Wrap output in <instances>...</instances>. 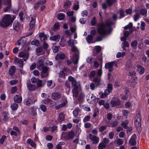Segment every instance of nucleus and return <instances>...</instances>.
Listing matches in <instances>:
<instances>
[{"label": "nucleus", "mask_w": 149, "mask_h": 149, "mask_svg": "<svg viewBox=\"0 0 149 149\" xmlns=\"http://www.w3.org/2000/svg\"><path fill=\"white\" fill-rule=\"evenodd\" d=\"M113 23L111 20L108 19L104 22H102L97 24V33L100 36L97 37V41H100L105 35L110 34L111 33L113 30L112 27Z\"/></svg>", "instance_id": "nucleus-1"}, {"label": "nucleus", "mask_w": 149, "mask_h": 149, "mask_svg": "<svg viewBox=\"0 0 149 149\" xmlns=\"http://www.w3.org/2000/svg\"><path fill=\"white\" fill-rule=\"evenodd\" d=\"M15 16L10 15H5L0 20V26L3 28H6L12 24Z\"/></svg>", "instance_id": "nucleus-2"}, {"label": "nucleus", "mask_w": 149, "mask_h": 149, "mask_svg": "<svg viewBox=\"0 0 149 149\" xmlns=\"http://www.w3.org/2000/svg\"><path fill=\"white\" fill-rule=\"evenodd\" d=\"M134 124L138 132H140L142 128L141 126V117L140 114L138 113L136 114L135 118Z\"/></svg>", "instance_id": "nucleus-3"}, {"label": "nucleus", "mask_w": 149, "mask_h": 149, "mask_svg": "<svg viewBox=\"0 0 149 149\" xmlns=\"http://www.w3.org/2000/svg\"><path fill=\"white\" fill-rule=\"evenodd\" d=\"M71 51L74 52V55L72 57V60L74 65H77L78 63L79 59V50L75 46L72 47Z\"/></svg>", "instance_id": "nucleus-4"}, {"label": "nucleus", "mask_w": 149, "mask_h": 149, "mask_svg": "<svg viewBox=\"0 0 149 149\" xmlns=\"http://www.w3.org/2000/svg\"><path fill=\"white\" fill-rule=\"evenodd\" d=\"M113 89L112 84H109L107 85V89H105L104 93H102L101 95V98H104L106 97L111 92Z\"/></svg>", "instance_id": "nucleus-5"}, {"label": "nucleus", "mask_w": 149, "mask_h": 149, "mask_svg": "<svg viewBox=\"0 0 149 149\" xmlns=\"http://www.w3.org/2000/svg\"><path fill=\"white\" fill-rule=\"evenodd\" d=\"M74 135V133L73 131H70L68 133L65 132L62 134L63 137L67 140L72 139Z\"/></svg>", "instance_id": "nucleus-6"}, {"label": "nucleus", "mask_w": 149, "mask_h": 149, "mask_svg": "<svg viewBox=\"0 0 149 149\" xmlns=\"http://www.w3.org/2000/svg\"><path fill=\"white\" fill-rule=\"evenodd\" d=\"M39 70H42L40 72L41 77L42 78H44L48 76L49 74V68L46 66H44L42 68Z\"/></svg>", "instance_id": "nucleus-7"}, {"label": "nucleus", "mask_w": 149, "mask_h": 149, "mask_svg": "<svg viewBox=\"0 0 149 149\" xmlns=\"http://www.w3.org/2000/svg\"><path fill=\"white\" fill-rule=\"evenodd\" d=\"M26 86L28 89L30 91H33L37 89L36 86L31 84L30 80L27 81Z\"/></svg>", "instance_id": "nucleus-8"}, {"label": "nucleus", "mask_w": 149, "mask_h": 149, "mask_svg": "<svg viewBox=\"0 0 149 149\" xmlns=\"http://www.w3.org/2000/svg\"><path fill=\"white\" fill-rule=\"evenodd\" d=\"M5 3V4L7 6L3 8V11L4 12L7 11H9L11 7V0H4Z\"/></svg>", "instance_id": "nucleus-9"}, {"label": "nucleus", "mask_w": 149, "mask_h": 149, "mask_svg": "<svg viewBox=\"0 0 149 149\" xmlns=\"http://www.w3.org/2000/svg\"><path fill=\"white\" fill-rule=\"evenodd\" d=\"M115 64V61H112L111 62L107 63L105 64V68L106 69H108V71L111 72L113 70V66Z\"/></svg>", "instance_id": "nucleus-10"}, {"label": "nucleus", "mask_w": 149, "mask_h": 149, "mask_svg": "<svg viewBox=\"0 0 149 149\" xmlns=\"http://www.w3.org/2000/svg\"><path fill=\"white\" fill-rule=\"evenodd\" d=\"M44 58L43 57H40L38 60V62L37 63V67L38 69H40L42 67H44Z\"/></svg>", "instance_id": "nucleus-11"}, {"label": "nucleus", "mask_w": 149, "mask_h": 149, "mask_svg": "<svg viewBox=\"0 0 149 149\" xmlns=\"http://www.w3.org/2000/svg\"><path fill=\"white\" fill-rule=\"evenodd\" d=\"M136 134H133L129 141V144L131 146H134L136 145Z\"/></svg>", "instance_id": "nucleus-12"}, {"label": "nucleus", "mask_w": 149, "mask_h": 149, "mask_svg": "<svg viewBox=\"0 0 149 149\" xmlns=\"http://www.w3.org/2000/svg\"><path fill=\"white\" fill-rule=\"evenodd\" d=\"M89 136L90 140L93 141L92 143L93 144H97L98 142L99 138L98 137L93 136L91 134H89Z\"/></svg>", "instance_id": "nucleus-13"}, {"label": "nucleus", "mask_w": 149, "mask_h": 149, "mask_svg": "<svg viewBox=\"0 0 149 149\" xmlns=\"http://www.w3.org/2000/svg\"><path fill=\"white\" fill-rule=\"evenodd\" d=\"M101 50V47L99 46L95 47L93 51V55L94 56H96Z\"/></svg>", "instance_id": "nucleus-14"}, {"label": "nucleus", "mask_w": 149, "mask_h": 149, "mask_svg": "<svg viewBox=\"0 0 149 149\" xmlns=\"http://www.w3.org/2000/svg\"><path fill=\"white\" fill-rule=\"evenodd\" d=\"M61 96V94L58 93L56 92L53 93L52 94L51 96L53 100H56L60 98Z\"/></svg>", "instance_id": "nucleus-15"}, {"label": "nucleus", "mask_w": 149, "mask_h": 149, "mask_svg": "<svg viewBox=\"0 0 149 149\" xmlns=\"http://www.w3.org/2000/svg\"><path fill=\"white\" fill-rule=\"evenodd\" d=\"M46 83V80H44L42 82V80L38 79L36 82L37 89L38 88H41Z\"/></svg>", "instance_id": "nucleus-16"}, {"label": "nucleus", "mask_w": 149, "mask_h": 149, "mask_svg": "<svg viewBox=\"0 0 149 149\" xmlns=\"http://www.w3.org/2000/svg\"><path fill=\"white\" fill-rule=\"evenodd\" d=\"M110 105L113 107L120 104V100H111L110 102Z\"/></svg>", "instance_id": "nucleus-17"}, {"label": "nucleus", "mask_w": 149, "mask_h": 149, "mask_svg": "<svg viewBox=\"0 0 149 149\" xmlns=\"http://www.w3.org/2000/svg\"><path fill=\"white\" fill-rule=\"evenodd\" d=\"M16 71V68L14 66H12L9 69L8 73L9 75L11 76H13Z\"/></svg>", "instance_id": "nucleus-18"}, {"label": "nucleus", "mask_w": 149, "mask_h": 149, "mask_svg": "<svg viewBox=\"0 0 149 149\" xmlns=\"http://www.w3.org/2000/svg\"><path fill=\"white\" fill-rule=\"evenodd\" d=\"M65 57V55L63 53H58L55 57V59L57 60L59 59H64Z\"/></svg>", "instance_id": "nucleus-19"}, {"label": "nucleus", "mask_w": 149, "mask_h": 149, "mask_svg": "<svg viewBox=\"0 0 149 149\" xmlns=\"http://www.w3.org/2000/svg\"><path fill=\"white\" fill-rule=\"evenodd\" d=\"M60 36L59 35H56L54 36H50L49 39L52 41H58L60 39Z\"/></svg>", "instance_id": "nucleus-20"}, {"label": "nucleus", "mask_w": 149, "mask_h": 149, "mask_svg": "<svg viewBox=\"0 0 149 149\" xmlns=\"http://www.w3.org/2000/svg\"><path fill=\"white\" fill-rule=\"evenodd\" d=\"M93 81L94 82L96 87H97L100 84L101 79L100 77H95L94 78Z\"/></svg>", "instance_id": "nucleus-21"}, {"label": "nucleus", "mask_w": 149, "mask_h": 149, "mask_svg": "<svg viewBox=\"0 0 149 149\" xmlns=\"http://www.w3.org/2000/svg\"><path fill=\"white\" fill-rule=\"evenodd\" d=\"M13 28L14 30L18 31L20 29L19 24L17 21H15L13 24Z\"/></svg>", "instance_id": "nucleus-22"}, {"label": "nucleus", "mask_w": 149, "mask_h": 149, "mask_svg": "<svg viewBox=\"0 0 149 149\" xmlns=\"http://www.w3.org/2000/svg\"><path fill=\"white\" fill-rule=\"evenodd\" d=\"M71 3L70 1L67 0L64 2L63 7L67 9L71 6Z\"/></svg>", "instance_id": "nucleus-23"}, {"label": "nucleus", "mask_w": 149, "mask_h": 149, "mask_svg": "<svg viewBox=\"0 0 149 149\" xmlns=\"http://www.w3.org/2000/svg\"><path fill=\"white\" fill-rule=\"evenodd\" d=\"M22 97L18 95H16L14 97V100L15 102L20 103L22 101Z\"/></svg>", "instance_id": "nucleus-24"}, {"label": "nucleus", "mask_w": 149, "mask_h": 149, "mask_svg": "<svg viewBox=\"0 0 149 149\" xmlns=\"http://www.w3.org/2000/svg\"><path fill=\"white\" fill-rule=\"evenodd\" d=\"M39 37L40 40L42 41H44V42H45V40H47L46 36L44 33H40L39 34Z\"/></svg>", "instance_id": "nucleus-25"}, {"label": "nucleus", "mask_w": 149, "mask_h": 149, "mask_svg": "<svg viewBox=\"0 0 149 149\" xmlns=\"http://www.w3.org/2000/svg\"><path fill=\"white\" fill-rule=\"evenodd\" d=\"M26 59L24 58H22L20 60H18L17 62V63L18 64L19 67L22 68L23 66V62L24 61H25Z\"/></svg>", "instance_id": "nucleus-26"}, {"label": "nucleus", "mask_w": 149, "mask_h": 149, "mask_svg": "<svg viewBox=\"0 0 149 149\" xmlns=\"http://www.w3.org/2000/svg\"><path fill=\"white\" fill-rule=\"evenodd\" d=\"M129 46V44L127 41L123 42L121 43V47L123 50H126L125 47H128Z\"/></svg>", "instance_id": "nucleus-27"}, {"label": "nucleus", "mask_w": 149, "mask_h": 149, "mask_svg": "<svg viewBox=\"0 0 149 149\" xmlns=\"http://www.w3.org/2000/svg\"><path fill=\"white\" fill-rule=\"evenodd\" d=\"M85 97V95L84 94L81 92L78 96V100L80 102H82L83 101L84 98Z\"/></svg>", "instance_id": "nucleus-28"}, {"label": "nucleus", "mask_w": 149, "mask_h": 149, "mask_svg": "<svg viewBox=\"0 0 149 149\" xmlns=\"http://www.w3.org/2000/svg\"><path fill=\"white\" fill-rule=\"evenodd\" d=\"M32 20L31 21L30 23V28L29 29V30L30 29L31 30L32 29L33 27L35 25V21L36 19H33L32 17Z\"/></svg>", "instance_id": "nucleus-29"}, {"label": "nucleus", "mask_w": 149, "mask_h": 149, "mask_svg": "<svg viewBox=\"0 0 149 149\" xmlns=\"http://www.w3.org/2000/svg\"><path fill=\"white\" fill-rule=\"evenodd\" d=\"M93 38V36L92 35H89L86 37V39L88 43L90 44L93 43L92 41Z\"/></svg>", "instance_id": "nucleus-30"}, {"label": "nucleus", "mask_w": 149, "mask_h": 149, "mask_svg": "<svg viewBox=\"0 0 149 149\" xmlns=\"http://www.w3.org/2000/svg\"><path fill=\"white\" fill-rule=\"evenodd\" d=\"M24 103L27 105L29 106L32 103V100L29 98H27L24 99Z\"/></svg>", "instance_id": "nucleus-31"}, {"label": "nucleus", "mask_w": 149, "mask_h": 149, "mask_svg": "<svg viewBox=\"0 0 149 149\" xmlns=\"http://www.w3.org/2000/svg\"><path fill=\"white\" fill-rule=\"evenodd\" d=\"M64 118V114L62 113H61L59 114V117L57 119V120L59 122H61L63 120Z\"/></svg>", "instance_id": "nucleus-32"}, {"label": "nucleus", "mask_w": 149, "mask_h": 149, "mask_svg": "<svg viewBox=\"0 0 149 149\" xmlns=\"http://www.w3.org/2000/svg\"><path fill=\"white\" fill-rule=\"evenodd\" d=\"M137 43L138 42L136 40H134L131 42V46L134 50H135L136 49Z\"/></svg>", "instance_id": "nucleus-33"}, {"label": "nucleus", "mask_w": 149, "mask_h": 149, "mask_svg": "<svg viewBox=\"0 0 149 149\" xmlns=\"http://www.w3.org/2000/svg\"><path fill=\"white\" fill-rule=\"evenodd\" d=\"M124 90L125 91V96L123 97V99L124 100H125L127 98L128 96L129 95L130 93L129 89L127 88H125Z\"/></svg>", "instance_id": "nucleus-34"}, {"label": "nucleus", "mask_w": 149, "mask_h": 149, "mask_svg": "<svg viewBox=\"0 0 149 149\" xmlns=\"http://www.w3.org/2000/svg\"><path fill=\"white\" fill-rule=\"evenodd\" d=\"M107 5L111 6L116 2V0H106Z\"/></svg>", "instance_id": "nucleus-35"}, {"label": "nucleus", "mask_w": 149, "mask_h": 149, "mask_svg": "<svg viewBox=\"0 0 149 149\" xmlns=\"http://www.w3.org/2000/svg\"><path fill=\"white\" fill-rule=\"evenodd\" d=\"M78 89H73L72 90L73 96L75 97H77L78 95L79 92Z\"/></svg>", "instance_id": "nucleus-36"}, {"label": "nucleus", "mask_w": 149, "mask_h": 149, "mask_svg": "<svg viewBox=\"0 0 149 149\" xmlns=\"http://www.w3.org/2000/svg\"><path fill=\"white\" fill-rule=\"evenodd\" d=\"M73 86V89H78L80 86V85L78 84L76 80L72 83Z\"/></svg>", "instance_id": "nucleus-37"}, {"label": "nucleus", "mask_w": 149, "mask_h": 149, "mask_svg": "<svg viewBox=\"0 0 149 149\" xmlns=\"http://www.w3.org/2000/svg\"><path fill=\"white\" fill-rule=\"evenodd\" d=\"M65 17V15L62 13H59L57 15V19L59 20H63Z\"/></svg>", "instance_id": "nucleus-38"}, {"label": "nucleus", "mask_w": 149, "mask_h": 149, "mask_svg": "<svg viewBox=\"0 0 149 149\" xmlns=\"http://www.w3.org/2000/svg\"><path fill=\"white\" fill-rule=\"evenodd\" d=\"M10 107L14 111L16 110L18 107V104L15 103L12 104Z\"/></svg>", "instance_id": "nucleus-39"}, {"label": "nucleus", "mask_w": 149, "mask_h": 149, "mask_svg": "<svg viewBox=\"0 0 149 149\" xmlns=\"http://www.w3.org/2000/svg\"><path fill=\"white\" fill-rule=\"evenodd\" d=\"M19 56L20 57H26V58L25 59H27L29 57V55L25 54L23 52H21L19 53Z\"/></svg>", "instance_id": "nucleus-40"}, {"label": "nucleus", "mask_w": 149, "mask_h": 149, "mask_svg": "<svg viewBox=\"0 0 149 149\" xmlns=\"http://www.w3.org/2000/svg\"><path fill=\"white\" fill-rule=\"evenodd\" d=\"M31 43L32 45H35L37 46H39V41L36 39L33 40Z\"/></svg>", "instance_id": "nucleus-41"}, {"label": "nucleus", "mask_w": 149, "mask_h": 149, "mask_svg": "<svg viewBox=\"0 0 149 149\" xmlns=\"http://www.w3.org/2000/svg\"><path fill=\"white\" fill-rule=\"evenodd\" d=\"M138 70L139 71V74H142L144 72V68L141 66H139L138 68Z\"/></svg>", "instance_id": "nucleus-42"}, {"label": "nucleus", "mask_w": 149, "mask_h": 149, "mask_svg": "<svg viewBox=\"0 0 149 149\" xmlns=\"http://www.w3.org/2000/svg\"><path fill=\"white\" fill-rule=\"evenodd\" d=\"M106 147V144L104 143H100L98 146V149H103Z\"/></svg>", "instance_id": "nucleus-43"}, {"label": "nucleus", "mask_w": 149, "mask_h": 149, "mask_svg": "<svg viewBox=\"0 0 149 149\" xmlns=\"http://www.w3.org/2000/svg\"><path fill=\"white\" fill-rule=\"evenodd\" d=\"M119 14L120 15V17L119 18L120 19L124 16L125 12L122 9H119Z\"/></svg>", "instance_id": "nucleus-44"}, {"label": "nucleus", "mask_w": 149, "mask_h": 149, "mask_svg": "<svg viewBox=\"0 0 149 149\" xmlns=\"http://www.w3.org/2000/svg\"><path fill=\"white\" fill-rule=\"evenodd\" d=\"M51 102V100L48 98H47L42 100V103L46 104H48Z\"/></svg>", "instance_id": "nucleus-45"}, {"label": "nucleus", "mask_w": 149, "mask_h": 149, "mask_svg": "<svg viewBox=\"0 0 149 149\" xmlns=\"http://www.w3.org/2000/svg\"><path fill=\"white\" fill-rule=\"evenodd\" d=\"M125 54V52H123L122 53L120 52H118L116 54V57L117 58H119L121 57H123Z\"/></svg>", "instance_id": "nucleus-46"}, {"label": "nucleus", "mask_w": 149, "mask_h": 149, "mask_svg": "<svg viewBox=\"0 0 149 149\" xmlns=\"http://www.w3.org/2000/svg\"><path fill=\"white\" fill-rule=\"evenodd\" d=\"M43 50V48L41 46H39L36 49V52L37 53H41Z\"/></svg>", "instance_id": "nucleus-47"}, {"label": "nucleus", "mask_w": 149, "mask_h": 149, "mask_svg": "<svg viewBox=\"0 0 149 149\" xmlns=\"http://www.w3.org/2000/svg\"><path fill=\"white\" fill-rule=\"evenodd\" d=\"M140 13L141 15H146L147 11L145 9H142L140 10Z\"/></svg>", "instance_id": "nucleus-48"}, {"label": "nucleus", "mask_w": 149, "mask_h": 149, "mask_svg": "<svg viewBox=\"0 0 149 149\" xmlns=\"http://www.w3.org/2000/svg\"><path fill=\"white\" fill-rule=\"evenodd\" d=\"M40 108L41 110L44 112L46 111L47 108L46 106L44 104H41L40 106Z\"/></svg>", "instance_id": "nucleus-49"}, {"label": "nucleus", "mask_w": 149, "mask_h": 149, "mask_svg": "<svg viewBox=\"0 0 149 149\" xmlns=\"http://www.w3.org/2000/svg\"><path fill=\"white\" fill-rule=\"evenodd\" d=\"M68 79L72 83L76 81L73 77L71 76L68 77Z\"/></svg>", "instance_id": "nucleus-50"}, {"label": "nucleus", "mask_w": 149, "mask_h": 149, "mask_svg": "<svg viewBox=\"0 0 149 149\" xmlns=\"http://www.w3.org/2000/svg\"><path fill=\"white\" fill-rule=\"evenodd\" d=\"M132 27V24L131 22L129 23V24L127 26L124 27V29L125 30L127 29L128 28L131 29Z\"/></svg>", "instance_id": "nucleus-51"}, {"label": "nucleus", "mask_w": 149, "mask_h": 149, "mask_svg": "<svg viewBox=\"0 0 149 149\" xmlns=\"http://www.w3.org/2000/svg\"><path fill=\"white\" fill-rule=\"evenodd\" d=\"M91 117L89 116H86L84 118L83 121L84 122H86L87 121H88L90 120Z\"/></svg>", "instance_id": "nucleus-52"}, {"label": "nucleus", "mask_w": 149, "mask_h": 149, "mask_svg": "<svg viewBox=\"0 0 149 149\" xmlns=\"http://www.w3.org/2000/svg\"><path fill=\"white\" fill-rule=\"evenodd\" d=\"M95 19V17H94L93 18V19L91 21V24L92 25L94 26L95 25V24L96 23Z\"/></svg>", "instance_id": "nucleus-53"}, {"label": "nucleus", "mask_w": 149, "mask_h": 149, "mask_svg": "<svg viewBox=\"0 0 149 149\" xmlns=\"http://www.w3.org/2000/svg\"><path fill=\"white\" fill-rule=\"evenodd\" d=\"M6 137L5 136H3L0 139V143L1 144H3L5 141V139L6 138Z\"/></svg>", "instance_id": "nucleus-54"}, {"label": "nucleus", "mask_w": 149, "mask_h": 149, "mask_svg": "<svg viewBox=\"0 0 149 149\" xmlns=\"http://www.w3.org/2000/svg\"><path fill=\"white\" fill-rule=\"evenodd\" d=\"M145 23L143 22H141L140 28L141 30L143 31L145 29Z\"/></svg>", "instance_id": "nucleus-55"}, {"label": "nucleus", "mask_w": 149, "mask_h": 149, "mask_svg": "<svg viewBox=\"0 0 149 149\" xmlns=\"http://www.w3.org/2000/svg\"><path fill=\"white\" fill-rule=\"evenodd\" d=\"M107 126H102L99 128V130L100 132H102L105 130Z\"/></svg>", "instance_id": "nucleus-56"}, {"label": "nucleus", "mask_w": 149, "mask_h": 149, "mask_svg": "<svg viewBox=\"0 0 149 149\" xmlns=\"http://www.w3.org/2000/svg\"><path fill=\"white\" fill-rule=\"evenodd\" d=\"M65 85L66 87L69 89V90L70 89V83L68 81H65Z\"/></svg>", "instance_id": "nucleus-57"}, {"label": "nucleus", "mask_w": 149, "mask_h": 149, "mask_svg": "<svg viewBox=\"0 0 149 149\" xmlns=\"http://www.w3.org/2000/svg\"><path fill=\"white\" fill-rule=\"evenodd\" d=\"M111 124L112 127H115L118 125V123L116 121H114L112 122Z\"/></svg>", "instance_id": "nucleus-58"}, {"label": "nucleus", "mask_w": 149, "mask_h": 149, "mask_svg": "<svg viewBox=\"0 0 149 149\" xmlns=\"http://www.w3.org/2000/svg\"><path fill=\"white\" fill-rule=\"evenodd\" d=\"M23 14L22 12L21 11L19 13V19L21 21L23 20L24 19L23 17Z\"/></svg>", "instance_id": "nucleus-59"}, {"label": "nucleus", "mask_w": 149, "mask_h": 149, "mask_svg": "<svg viewBox=\"0 0 149 149\" xmlns=\"http://www.w3.org/2000/svg\"><path fill=\"white\" fill-rule=\"evenodd\" d=\"M65 74L64 73L63 71H60L59 74V77H63L65 78Z\"/></svg>", "instance_id": "nucleus-60"}, {"label": "nucleus", "mask_w": 149, "mask_h": 149, "mask_svg": "<svg viewBox=\"0 0 149 149\" xmlns=\"http://www.w3.org/2000/svg\"><path fill=\"white\" fill-rule=\"evenodd\" d=\"M95 74V71L93 70L91 71L89 74V77H94Z\"/></svg>", "instance_id": "nucleus-61"}, {"label": "nucleus", "mask_w": 149, "mask_h": 149, "mask_svg": "<svg viewBox=\"0 0 149 149\" xmlns=\"http://www.w3.org/2000/svg\"><path fill=\"white\" fill-rule=\"evenodd\" d=\"M17 88L16 87H14L12 88L11 89V93L12 94H13L17 91Z\"/></svg>", "instance_id": "nucleus-62"}, {"label": "nucleus", "mask_w": 149, "mask_h": 149, "mask_svg": "<svg viewBox=\"0 0 149 149\" xmlns=\"http://www.w3.org/2000/svg\"><path fill=\"white\" fill-rule=\"evenodd\" d=\"M73 114L75 116H77L78 115V109H75L73 111Z\"/></svg>", "instance_id": "nucleus-63"}, {"label": "nucleus", "mask_w": 149, "mask_h": 149, "mask_svg": "<svg viewBox=\"0 0 149 149\" xmlns=\"http://www.w3.org/2000/svg\"><path fill=\"white\" fill-rule=\"evenodd\" d=\"M139 16V13H136L134 16V21H136L138 19Z\"/></svg>", "instance_id": "nucleus-64"}]
</instances>
